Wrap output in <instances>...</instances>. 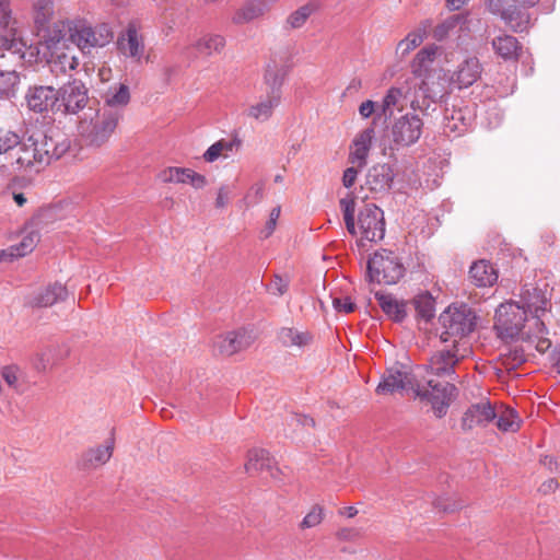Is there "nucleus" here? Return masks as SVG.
Masks as SVG:
<instances>
[{
  "mask_svg": "<svg viewBox=\"0 0 560 560\" xmlns=\"http://www.w3.org/2000/svg\"><path fill=\"white\" fill-rule=\"evenodd\" d=\"M347 231L352 236H360L361 242H380L385 236L384 212L377 206L368 203L360 209L358 223H355V199L352 196L341 198L339 201Z\"/></svg>",
  "mask_w": 560,
  "mask_h": 560,
  "instance_id": "3",
  "label": "nucleus"
},
{
  "mask_svg": "<svg viewBox=\"0 0 560 560\" xmlns=\"http://www.w3.org/2000/svg\"><path fill=\"white\" fill-rule=\"evenodd\" d=\"M361 536V530L352 527H343L337 530L336 537L343 541H355Z\"/></svg>",
  "mask_w": 560,
  "mask_h": 560,
  "instance_id": "57",
  "label": "nucleus"
},
{
  "mask_svg": "<svg viewBox=\"0 0 560 560\" xmlns=\"http://www.w3.org/2000/svg\"><path fill=\"white\" fill-rule=\"evenodd\" d=\"M469 277L477 287H490L498 280L497 270L487 260H479L472 264Z\"/></svg>",
  "mask_w": 560,
  "mask_h": 560,
  "instance_id": "32",
  "label": "nucleus"
},
{
  "mask_svg": "<svg viewBox=\"0 0 560 560\" xmlns=\"http://www.w3.org/2000/svg\"><path fill=\"white\" fill-rule=\"evenodd\" d=\"M375 299L377 300L382 311L395 322H401L406 315V304L401 301H398L392 294L385 293H375Z\"/></svg>",
  "mask_w": 560,
  "mask_h": 560,
  "instance_id": "34",
  "label": "nucleus"
},
{
  "mask_svg": "<svg viewBox=\"0 0 560 560\" xmlns=\"http://www.w3.org/2000/svg\"><path fill=\"white\" fill-rule=\"evenodd\" d=\"M438 54L439 48L435 45H428L421 48L410 62L412 79L425 77L429 73L438 71L439 69L433 68Z\"/></svg>",
  "mask_w": 560,
  "mask_h": 560,
  "instance_id": "23",
  "label": "nucleus"
},
{
  "mask_svg": "<svg viewBox=\"0 0 560 560\" xmlns=\"http://www.w3.org/2000/svg\"><path fill=\"white\" fill-rule=\"evenodd\" d=\"M276 0H247L233 14L235 25L248 24L268 13Z\"/></svg>",
  "mask_w": 560,
  "mask_h": 560,
  "instance_id": "19",
  "label": "nucleus"
},
{
  "mask_svg": "<svg viewBox=\"0 0 560 560\" xmlns=\"http://www.w3.org/2000/svg\"><path fill=\"white\" fill-rule=\"evenodd\" d=\"M280 103L281 98L277 93L268 94L258 103L250 105L246 110V115L249 118L260 122L267 121L272 116L275 108H277Z\"/></svg>",
  "mask_w": 560,
  "mask_h": 560,
  "instance_id": "31",
  "label": "nucleus"
},
{
  "mask_svg": "<svg viewBox=\"0 0 560 560\" xmlns=\"http://www.w3.org/2000/svg\"><path fill=\"white\" fill-rule=\"evenodd\" d=\"M52 27L59 28L63 37L83 55L91 54L92 49L103 48L114 39V32L108 23L93 25L80 15L57 20L52 22Z\"/></svg>",
  "mask_w": 560,
  "mask_h": 560,
  "instance_id": "2",
  "label": "nucleus"
},
{
  "mask_svg": "<svg viewBox=\"0 0 560 560\" xmlns=\"http://www.w3.org/2000/svg\"><path fill=\"white\" fill-rule=\"evenodd\" d=\"M464 358V354L459 353V347L452 349H443L436 351L429 360L427 364L428 371L432 374L441 377H451L454 374V368Z\"/></svg>",
  "mask_w": 560,
  "mask_h": 560,
  "instance_id": "18",
  "label": "nucleus"
},
{
  "mask_svg": "<svg viewBox=\"0 0 560 560\" xmlns=\"http://www.w3.org/2000/svg\"><path fill=\"white\" fill-rule=\"evenodd\" d=\"M117 50L126 59L135 63L149 61L147 54L145 37L139 25L129 23L117 37Z\"/></svg>",
  "mask_w": 560,
  "mask_h": 560,
  "instance_id": "12",
  "label": "nucleus"
},
{
  "mask_svg": "<svg viewBox=\"0 0 560 560\" xmlns=\"http://www.w3.org/2000/svg\"><path fill=\"white\" fill-rule=\"evenodd\" d=\"M318 9L319 5L315 1H310L299 7L287 16L284 28L289 31L302 28L306 24L307 20L315 14Z\"/></svg>",
  "mask_w": 560,
  "mask_h": 560,
  "instance_id": "33",
  "label": "nucleus"
},
{
  "mask_svg": "<svg viewBox=\"0 0 560 560\" xmlns=\"http://www.w3.org/2000/svg\"><path fill=\"white\" fill-rule=\"evenodd\" d=\"M440 338L443 342H452L454 348L469 335L476 325V315L466 304L450 305L439 316Z\"/></svg>",
  "mask_w": 560,
  "mask_h": 560,
  "instance_id": "8",
  "label": "nucleus"
},
{
  "mask_svg": "<svg viewBox=\"0 0 560 560\" xmlns=\"http://www.w3.org/2000/svg\"><path fill=\"white\" fill-rule=\"evenodd\" d=\"M427 27L428 25H423L409 32L405 38L398 42L396 46V54H399L401 57H405L410 51L420 46L425 38Z\"/></svg>",
  "mask_w": 560,
  "mask_h": 560,
  "instance_id": "39",
  "label": "nucleus"
},
{
  "mask_svg": "<svg viewBox=\"0 0 560 560\" xmlns=\"http://www.w3.org/2000/svg\"><path fill=\"white\" fill-rule=\"evenodd\" d=\"M191 168L187 167H167L160 173V179L163 183L187 184Z\"/></svg>",
  "mask_w": 560,
  "mask_h": 560,
  "instance_id": "47",
  "label": "nucleus"
},
{
  "mask_svg": "<svg viewBox=\"0 0 560 560\" xmlns=\"http://www.w3.org/2000/svg\"><path fill=\"white\" fill-rule=\"evenodd\" d=\"M467 22V16L463 14H456L447 18L441 24H439L434 31L433 36L436 40L445 39L458 25H463Z\"/></svg>",
  "mask_w": 560,
  "mask_h": 560,
  "instance_id": "46",
  "label": "nucleus"
},
{
  "mask_svg": "<svg viewBox=\"0 0 560 560\" xmlns=\"http://www.w3.org/2000/svg\"><path fill=\"white\" fill-rule=\"evenodd\" d=\"M245 470L248 474L268 471L272 478H277L279 469L275 467V462L265 450H253L248 452Z\"/></svg>",
  "mask_w": 560,
  "mask_h": 560,
  "instance_id": "28",
  "label": "nucleus"
},
{
  "mask_svg": "<svg viewBox=\"0 0 560 560\" xmlns=\"http://www.w3.org/2000/svg\"><path fill=\"white\" fill-rule=\"evenodd\" d=\"M416 85H411V80H406L400 85L392 86L387 90L381 104V112L386 118L392 117L394 113L402 112L407 105H410Z\"/></svg>",
  "mask_w": 560,
  "mask_h": 560,
  "instance_id": "17",
  "label": "nucleus"
},
{
  "mask_svg": "<svg viewBox=\"0 0 560 560\" xmlns=\"http://www.w3.org/2000/svg\"><path fill=\"white\" fill-rule=\"evenodd\" d=\"M187 184H190L195 189H202L207 186L208 180L205 175L190 170Z\"/></svg>",
  "mask_w": 560,
  "mask_h": 560,
  "instance_id": "59",
  "label": "nucleus"
},
{
  "mask_svg": "<svg viewBox=\"0 0 560 560\" xmlns=\"http://www.w3.org/2000/svg\"><path fill=\"white\" fill-rule=\"evenodd\" d=\"M289 284L290 280L288 278L275 275L273 279L268 285V291L273 295L282 296L284 293H287Z\"/></svg>",
  "mask_w": 560,
  "mask_h": 560,
  "instance_id": "54",
  "label": "nucleus"
},
{
  "mask_svg": "<svg viewBox=\"0 0 560 560\" xmlns=\"http://www.w3.org/2000/svg\"><path fill=\"white\" fill-rule=\"evenodd\" d=\"M497 425L503 432H515L521 427V419L512 408H502L497 411Z\"/></svg>",
  "mask_w": 560,
  "mask_h": 560,
  "instance_id": "43",
  "label": "nucleus"
},
{
  "mask_svg": "<svg viewBox=\"0 0 560 560\" xmlns=\"http://www.w3.org/2000/svg\"><path fill=\"white\" fill-rule=\"evenodd\" d=\"M324 508L319 504H315L308 511V513L303 517L300 523L301 529H308L318 526L324 521Z\"/></svg>",
  "mask_w": 560,
  "mask_h": 560,
  "instance_id": "52",
  "label": "nucleus"
},
{
  "mask_svg": "<svg viewBox=\"0 0 560 560\" xmlns=\"http://www.w3.org/2000/svg\"><path fill=\"white\" fill-rule=\"evenodd\" d=\"M114 446L115 441L113 438H109L106 440L105 445L90 448L84 454V464L94 468L103 466L110 459Z\"/></svg>",
  "mask_w": 560,
  "mask_h": 560,
  "instance_id": "37",
  "label": "nucleus"
},
{
  "mask_svg": "<svg viewBox=\"0 0 560 560\" xmlns=\"http://www.w3.org/2000/svg\"><path fill=\"white\" fill-rule=\"evenodd\" d=\"M20 75L15 70H0V97L10 98L18 92Z\"/></svg>",
  "mask_w": 560,
  "mask_h": 560,
  "instance_id": "44",
  "label": "nucleus"
},
{
  "mask_svg": "<svg viewBox=\"0 0 560 560\" xmlns=\"http://www.w3.org/2000/svg\"><path fill=\"white\" fill-rule=\"evenodd\" d=\"M67 295V288L63 284L56 282L35 292L30 298L28 303L37 307H48L52 306L59 301H63Z\"/></svg>",
  "mask_w": 560,
  "mask_h": 560,
  "instance_id": "27",
  "label": "nucleus"
},
{
  "mask_svg": "<svg viewBox=\"0 0 560 560\" xmlns=\"http://www.w3.org/2000/svg\"><path fill=\"white\" fill-rule=\"evenodd\" d=\"M40 51L50 72L56 77L71 75L80 65L75 49L68 44L60 30L51 28L39 40Z\"/></svg>",
  "mask_w": 560,
  "mask_h": 560,
  "instance_id": "5",
  "label": "nucleus"
},
{
  "mask_svg": "<svg viewBox=\"0 0 560 560\" xmlns=\"http://www.w3.org/2000/svg\"><path fill=\"white\" fill-rule=\"evenodd\" d=\"M120 118V112H114L108 107L90 108L80 120L79 132L86 144L101 147L112 137Z\"/></svg>",
  "mask_w": 560,
  "mask_h": 560,
  "instance_id": "6",
  "label": "nucleus"
},
{
  "mask_svg": "<svg viewBox=\"0 0 560 560\" xmlns=\"http://www.w3.org/2000/svg\"><path fill=\"white\" fill-rule=\"evenodd\" d=\"M265 192V184L264 182H257L250 186L248 191L243 198V202L246 208H250L257 203H259L264 198Z\"/></svg>",
  "mask_w": 560,
  "mask_h": 560,
  "instance_id": "53",
  "label": "nucleus"
},
{
  "mask_svg": "<svg viewBox=\"0 0 560 560\" xmlns=\"http://www.w3.org/2000/svg\"><path fill=\"white\" fill-rule=\"evenodd\" d=\"M525 359H524V354L522 351H518V350H514V351H511L505 358H504V364L509 368V369H514L515 366H517L518 364H521L522 362H524Z\"/></svg>",
  "mask_w": 560,
  "mask_h": 560,
  "instance_id": "60",
  "label": "nucleus"
},
{
  "mask_svg": "<svg viewBox=\"0 0 560 560\" xmlns=\"http://www.w3.org/2000/svg\"><path fill=\"white\" fill-rule=\"evenodd\" d=\"M58 362L56 351L54 349H46L35 355L33 359V366L38 372H46Z\"/></svg>",
  "mask_w": 560,
  "mask_h": 560,
  "instance_id": "49",
  "label": "nucleus"
},
{
  "mask_svg": "<svg viewBox=\"0 0 560 560\" xmlns=\"http://www.w3.org/2000/svg\"><path fill=\"white\" fill-rule=\"evenodd\" d=\"M102 98L104 101L102 107H108L114 112H120L122 114V108L130 102L129 86L125 83H117L102 93Z\"/></svg>",
  "mask_w": 560,
  "mask_h": 560,
  "instance_id": "30",
  "label": "nucleus"
},
{
  "mask_svg": "<svg viewBox=\"0 0 560 560\" xmlns=\"http://www.w3.org/2000/svg\"><path fill=\"white\" fill-rule=\"evenodd\" d=\"M0 28L7 30L11 36L1 37L0 47L19 52L26 46L22 40L19 22L13 16L11 0H0Z\"/></svg>",
  "mask_w": 560,
  "mask_h": 560,
  "instance_id": "14",
  "label": "nucleus"
},
{
  "mask_svg": "<svg viewBox=\"0 0 560 560\" xmlns=\"http://www.w3.org/2000/svg\"><path fill=\"white\" fill-rule=\"evenodd\" d=\"M58 101L57 92L52 86H33L26 94V102L30 109L43 113L55 105Z\"/></svg>",
  "mask_w": 560,
  "mask_h": 560,
  "instance_id": "24",
  "label": "nucleus"
},
{
  "mask_svg": "<svg viewBox=\"0 0 560 560\" xmlns=\"http://www.w3.org/2000/svg\"><path fill=\"white\" fill-rule=\"evenodd\" d=\"M375 107L376 103L371 100H368L361 103V105L359 106V114L364 119L370 118L374 114Z\"/></svg>",
  "mask_w": 560,
  "mask_h": 560,
  "instance_id": "61",
  "label": "nucleus"
},
{
  "mask_svg": "<svg viewBox=\"0 0 560 560\" xmlns=\"http://www.w3.org/2000/svg\"><path fill=\"white\" fill-rule=\"evenodd\" d=\"M57 97L60 102L59 106H62L67 114L79 113L89 102L88 89L79 80L62 85L57 92Z\"/></svg>",
  "mask_w": 560,
  "mask_h": 560,
  "instance_id": "16",
  "label": "nucleus"
},
{
  "mask_svg": "<svg viewBox=\"0 0 560 560\" xmlns=\"http://www.w3.org/2000/svg\"><path fill=\"white\" fill-rule=\"evenodd\" d=\"M55 14L54 0H33L32 18L37 35L43 39V35L52 28L51 20Z\"/></svg>",
  "mask_w": 560,
  "mask_h": 560,
  "instance_id": "22",
  "label": "nucleus"
},
{
  "mask_svg": "<svg viewBox=\"0 0 560 560\" xmlns=\"http://www.w3.org/2000/svg\"><path fill=\"white\" fill-rule=\"evenodd\" d=\"M234 148V142L221 139L211 144L203 153V159L208 163H213L220 158L226 159Z\"/></svg>",
  "mask_w": 560,
  "mask_h": 560,
  "instance_id": "45",
  "label": "nucleus"
},
{
  "mask_svg": "<svg viewBox=\"0 0 560 560\" xmlns=\"http://www.w3.org/2000/svg\"><path fill=\"white\" fill-rule=\"evenodd\" d=\"M481 74V66L476 57L465 59L453 73L451 81L456 83L458 89L472 85Z\"/></svg>",
  "mask_w": 560,
  "mask_h": 560,
  "instance_id": "25",
  "label": "nucleus"
},
{
  "mask_svg": "<svg viewBox=\"0 0 560 560\" xmlns=\"http://www.w3.org/2000/svg\"><path fill=\"white\" fill-rule=\"evenodd\" d=\"M254 342V337L247 330L229 331L215 341L219 352L223 355H233L245 350Z\"/></svg>",
  "mask_w": 560,
  "mask_h": 560,
  "instance_id": "20",
  "label": "nucleus"
},
{
  "mask_svg": "<svg viewBox=\"0 0 560 560\" xmlns=\"http://www.w3.org/2000/svg\"><path fill=\"white\" fill-rule=\"evenodd\" d=\"M374 138V129L366 128L361 131L353 140L352 150L349 155V161L357 165V167H363L366 165L368 155L372 147V140Z\"/></svg>",
  "mask_w": 560,
  "mask_h": 560,
  "instance_id": "26",
  "label": "nucleus"
},
{
  "mask_svg": "<svg viewBox=\"0 0 560 560\" xmlns=\"http://www.w3.org/2000/svg\"><path fill=\"white\" fill-rule=\"evenodd\" d=\"M194 46L198 52L211 56L222 51L225 46V39L218 34H207L200 37Z\"/></svg>",
  "mask_w": 560,
  "mask_h": 560,
  "instance_id": "41",
  "label": "nucleus"
},
{
  "mask_svg": "<svg viewBox=\"0 0 560 560\" xmlns=\"http://www.w3.org/2000/svg\"><path fill=\"white\" fill-rule=\"evenodd\" d=\"M456 387L448 382L434 383L429 380L427 386H417L413 389L416 397L422 401H427L432 406V409L438 418L446 415L451 401L455 396Z\"/></svg>",
  "mask_w": 560,
  "mask_h": 560,
  "instance_id": "11",
  "label": "nucleus"
},
{
  "mask_svg": "<svg viewBox=\"0 0 560 560\" xmlns=\"http://www.w3.org/2000/svg\"><path fill=\"white\" fill-rule=\"evenodd\" d=\"M278 339L284 347L304 348L312 342L313 336L307 330L282 327L278 332Z\"/></svg>",
  "mask_w": 560,
  "mask_h": 560,
  "instance_id": "35",
  "label": "nucleus"
},
{
  "mask_svg": "<svg viewBox=\"0 0 560 560\" xmlns=\"http://www.w3.org/2000/svg\"><path fill=\"white\" fill-rule=\"evenodd\" d=\"M357 176H358V170L355 167H348L345 172H343V176H342V184L346 188H350L355 179H357Z\"/></svg>",
  "mask_w": 560,
  "mask_h": 560,
  "instance_id": "62",
  "label": "nucleus"
},
{
  "mask_svg": "<svg viewBox=\"0 0 560 560\" xmlns=\"http://www.w3.org/2000/svg\"><path fill=\"white\" fill-rule=\"evenodd\" d=\"M518 303L526 311V314H532L528 323H532L536 329V350L541 353L546 352L551 346V341L547 337L548 330L546 327V316L551 308L550 300L541 289L530 288L522 292L521 302Z\"/></svg>",
  "mask_w": 560,
  "mask_h": 560,
  "instance_id": "7",
  "label": "nucleus"
},
{
  "mask_svg": "<svg viewBox=\"0 0 560 560\" xmlns=\"http://www.w3.org/2000/svg\"><path fill=\"white\" fill-rule=\"evenodd\" d=\"M281 208L275 207L269 214V219L266 222L265 228L260 231L261 238H268L275 231L278 219L280 217Z\"/></svg>",
  "mask_w": 560,
  "mask_h": 560,
  "instance_id": "55",
  "label": "nucleus"
},
{
  "mask_svg": "<svg viewBox=\"0 0 560 560\" xmlns=\"http://www.w3.org/2000/svg\"><path fill=\"white\" fill-rule=\"evenodd\" d=\"M415 307L417 313L424 319L429 320L434 315V300L430 294H420L415 299Z\"/></svg>",
  "mask_w": 560,
  "mask_h": 560,
  "instance_id": "51",
  "label": "nucleus"
},
{
  "mask_svg": "<svg viewBox=\"0 0 560 560\" xmlns=\"http://www.w3.org/2000/svg\"><path fill=\"white\" fill-rule=\"evenodd\" d=\"M558 481L553 478H549L548 480L541 483V486L539 487V492H541L545 495L551 494L558 489Z\"/></svg>",
  "mask_w": 560,
  "mask_h": 560,
  "instance_id": "63",
  "label": "nucleus"
},
{
  "mask_svg": "<svg viewBox=\"0 0 560 560\" xmlns=\"http://www.w3.org/2000/svg\"><path fill=\"white\" fill-rule=\"evenodd\" d=\"M422 127L423 122L418 115H402L393 124V141L398 145H411L421 137Z\"/></svg>",
  "mask_w": 560,
  "mask_h": 560,
  "instance_id": "15",
  "label": "nucleus"
},
{
  "mask_svg": "<svg viewBox=\"0 0 560 560\" xmlns=\"http://www.w3.org/2000/svg\"><path fill=\"white\" fill-rule=\"evenodd\" d=\"M39 242V234L36 231L27 232L19 244L13 245L15 256L23 257L31 253Z\"/></svg>",
  "mask_w": 560,
  "mask_h": 560,
  "instance_id": "48",
  "label": "nucleus"
},
{
  "mask_svg": "<svg viewBox=\"0 0 560 560\" xmlns=\"http://www.w3.org/2000/svg\"><path fill=\"white\" fill-rule=\"evenodd\" d=\"M1 376L8 386L19 394L24 393L28 388L23 373L14 365L4 366L1 371Z\"/></svg>",
  "mask_w": 560,
  "mask_h": 560,
  "instance_id": "42",
  "label": "nucleus"
},
{
  "mask_svg": "<svg viewBox=\"0 0 560 560\" xmlns=\"http://www.w3.org/2000/svg\"><path fill=\"white\" fill-rule=\"evenodd\" d=\"M411 85H416L410 107L413 110L427 112L431 103L442 100L448 94L445 72L439 69L435 72L429 73L425 77L410 79Z\"/></svg>",
  "mask_w": 560,
  "mask_h": 560,
  "instance_id": "9",
  "label": "nucleus"
},
{
  "mask_svg": "<svg viewBox=\"0 0 560 560\" xmlns=\"http://www.w3.org/2000/svg\"><path fill=\"white\" fill-rule=\"evenodd\" d=\"M230 196H231V188L228 185H222L218 189L215 207L220 208V209L226 207L230 201Z\"/></svg>",
  "mask_w": 560,
  "mask_h": 560,
  "instance_id": "58",
  "label": "nucleus"
},
{
  "mask_svg": "<svg viewBox=\"0 0 560 560\" xmlns=\"http://www.w3.org/2000/svg\"><path fill=\"white\" fill-rule=\"evenodd\" d=\"M502 18L514 32H523L528 28L530 15L527 11L509 8L503 11Z\"/></svg>",
  "mask_w": 560,
  "mask_h": 560,
  "instance_id": "40",
  "label": "nucleus"
},
{
  "mask_svg": "<svg viewBox=\"0 0 560 560\" xmlns=\"http://www.w3.org/2000/svg\"><path fill=\"white\" fill-rule=\"evenodd\" d=\"M416 389L413 380L407 366L400 363H395L386 370L382 381L376 387L378 395H389L396 392H407Z\"/></svg>",
  "mask_w": 560,
  "mask_h": 560,
  "instance_id": "13",
  "label": "nucleus"
},
{
  "mask_svg": "<svg viewBox=\"0 0 560 560\" xmlns=\"http://www.w3.org/2000/svg\"><path fill=\"white\" fill-rule=\"evenodd\" d=\"M332 306L337 312L349 314L355 308V304L349 296H335L332 298Z\"/></svg>",
  "mask_w": 560,
  "mask_h": 560,
  "instance_id": "56",
  "label": "nucleus"
},
{
  "mask_svg": "<svg viewBox=\"0 0 560 560\" xmlns=\"http://www.w3.org/2000/svg\"><path fill=\"white\" fill-rule=\"evenodd\" d=\"M492 47L494 51L505 60H516L522 48L518 40L511 35H502L493 38Z\"/></svg>",
  "mask_w": 560,
  "mask_h": 560,
  "instance_id": "36",
  "label": "nucleus"
},
{
  "mask_svg": "<svg viewBox=\"0 0 560 560\" xmlns=\"http://www.w3.org/2000/svg\"><path fill=\"white\" fill-rule=\"evenodd\" d=\"M69 142L57 141L43 131H36L27 137L19 138V144L12 151L11 166L23 173H37L52 159H59L69 149Z\"/></svg>",
  "mask_w": 560,
  "mask_h": 560,
  "instance_id": "1",
  "label": "nucleus"
},
{
  "mask_svg": "<svg viewBox=\"0 0 560 560\" xmlns=\"http://www.w3.org/2000/svg\"><path fill=\"white\" fill-rule=\"evenodd\" d=\"M19 135L9 129H0V154H8L12 159V151L19 144Z\"/></svg>",
  "mask_w": 560,
  "mask_h": 560,
  "instance_id": "50",
  "label": "nucleus"
},
{
  "mask_svg": "<svg viewBox=\"0 0 560 560\" xmlns=\"http://www.w3.org/2000/svg\"><path fill=\"white\" fill-rule=\"evenodd\" d=\"M285 77L284 70L276 62L270 61L267 63L264 82L269 86L268 94H278L281 97V86Z\"/></svg>",
  "mask_w": 560,
  "mask_h": 560,
  "instance_id": "38",
  "label": "nucleus"
},
{
  "mask_svg": "<svg viewBox=\"0 0 560 560\" xmlns=\"http://www.w3.org/2000/svg\"><path fill=\"white\" fill-rule=\"evenodd\" d=\"M395 172L389 164H377L368 174V185L374 191L389 190L394 182Z\"/></svg>",
  "mask_w": 560,
  "mask_h": 560,
  "instance_id": "29",
  "label": "nucleus"
},
{
  "mask_svg": "<svg viewBox=\"0 0 560 560\" xmlns=\"http://www.w3.org/2000/svg\"><path fill=\"white\" fill-rule=\"evenodd\" d=\"M542 464L547 466L550 470H559L560 469V463L558 459L546 456L542 459Z\"/></svg>",
  "mask_w": 560,
  "mask_h": 560,
  "instance_id": "64",
  "label": "nucleus"
},
{
  "mask_svg": "<svg viewBox=\"0 0 560 560\" xmlns=\"http://www.w3.org/2000/svg\"><path fill=\"white\" fill-rule=\"evenodd\" d=\"M368 273L373 282L395 284L402 278L405 267L393 252L381 249L369 259Z\"/></svg>",
  "mask_w": 560,
  "mask_h": 560,
  "instance_id": "10",
  "label": "nucleus"
},
{
  "mask_svg": "<svg viewBox=\"0 0 560 560\" xmlns=\"http://www.w3.org/2000/svg\"><path fill=\"white\" fill-rule=\"evenodd\" d=\"M497 417V411L487 400L471 405L464 413L462 419V427L465 430H470L478 425H486Z\"/></svg>",
  "mask_w": 560,
  "mask_h": 560,
  "instance_id": "21",
  "label": "nucleus"
},
{
  "mask_svg": "<svg viewBox=\"0 0 560 560\" xmlns=\"http://www.w3.org/2000/svg\"><path fill=\"white\" fill-rule=\"evenodd\" d=\"M528 320L526 311L521 304L509 301L500 304L497 308L494 328L501 339H521L536 346V329Z\"/></svg>",
  "mask_w": 560,
  "mask_h": 560,
  "instance_id": "4",
  "label": "nucleus"
}]
</instances>
